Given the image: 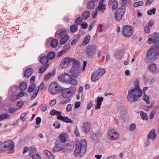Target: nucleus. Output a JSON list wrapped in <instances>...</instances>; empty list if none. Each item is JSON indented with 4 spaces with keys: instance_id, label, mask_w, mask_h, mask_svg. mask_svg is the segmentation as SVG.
<instances>
[{
    "instance_id": "nucleus-35",
    "label": "nucleus",
    "mask_w": 159,
    "mask_h": 159,
    "mask_svg": "<svg viewBox=\"0 0 159 159\" xmlns=\"http://www.w3.org/2000/svg\"><path fill=\"white\" fill-rule=\"evenodd\" d=\"M63 47L64 49L60 51V56L68 51L70 48V47L67 45H65Z\"/></svg>"
},
{
    "instance_id": "nucleus-1",
    "label": "nucleus",
    "mask_w": 159,
    "mask_h": 159,
    "mask_svg": "<svg viewBox=\"0 0 159 159\" xmlns=\"http://www.w3.org/2000/svg\"><path fill=\"white\" fill-rule=\"evenodd\" d=\"M134 88L129 90L127 96L128 100L132 102L137 101L143 94L142 91L140 87L139 82L138 80L134 81Z\"/></svg>"
},
{
    "instance_id": "nucleus-40",
    "label": "nucleus",
    "mask_w": 159,
    "mask_h": 159,
    "mask_svg": "<svg viewBox=\"0 0 159 159\" xmlns=\"http://www.w3.org/2000/svg\"><path fill=\"white\" fill-rule=\"evenodd\" d=\"M36 86V84L33 83L31 84L29 86L28 89V92L30 93L32 92L35 89Z\"/></svg>"
},
{
    "instance_id": "nucleus-3",
    "label": "nucleus",
    "mask_w": 159,
    "mask_h": 159,
    "mask_svg": "<svg viewBox=\"0 0 159 159\" xmlns=\"http://www.w3.org/2000/svg\"><path fill=\"white\" fill-rule=\"evenodd\" d=\"M87 143L85 140H82L79 143L76 144V148L74 151V155L75 156L80 155L82 157L86 151Z\"/></svg>"
},
{
    "instance_id": "nucleus-53",
    "label": "nucleus",
    "mask_w": 159,
    "mask_h": 159,
    "mask_svg": "<svg viewBox=\"0 0 159 159\" xmlns=\"http://www.w3.org/2000/svg\"><path fill=\"white\" fill-rule=\"evenodd\" d=\"M136 125L135 124H131L129 127V130L133 131L136 128Z\"/></svg>"
},
{
    "instance_id": "nucleus-63",
    "label": "nucleus",
    "mask_w": 159,
    "mask_h": 159,
    "mask_svg": "<svg viewBox=\"0 0 159 159\" xmlns=\"http://www.w3.org/2000/svg\"><path fill=\"white\" fill-rule=\"evenodd\" d=\"M72 110V107L70 104H69L66 108V111L67 112H68Z\"/></svg>"
},
{
    "instance_id": "nucleus-8",
    "label": "nucleus",
    "mask_w": 159,
    "mask_h": 159,
    "mask_svg": "<svg viewBox=\"0 0 159 159\" xmlns=\"http://www.w3.org/2000/svg\"><path fill=\"white\" fill-rule=\"evenodd\" d=\"M60 89L58 84L56 82H51L48 87V91L52 94H57Z\"/></svg>"
},
{
    "instance_id": "nucleus-55",
    "label": "nucleus",
    "mask_w": 159,
    "mask_h": 159,
    "mask_svg": "<svg viewBox=\"0 0 159 159\" xmlns=\"http://www.w3.org/2000/svg\"><path fill=\"white\" fill-rule=\"evenodd\" d=\"M82 19L80 17H79L76 19L75 20V23L77 24H79L82 22Z\"/></svg>"
},
{
    "instance_id": "nucleus-32",
    "label": "nucleus",
    "mask_w": 159,
    "mask_h": 159,
    "mask_svg": "<svg viewBox=\"0 0 159 159\" xmlns=\"http://www.w3.org/2000/svg\"><path fill=\"white\" fill-rule=\"evenodd\" d=\"M58 43L57 40L55 39H53L50 42V46L52 48H55L57 47Z\"/></svg>"
},
{
    "instance_id": "nucleus-41",
    "label": "nucleus",
    "mask_w": 159,
    "mask_h": 159,
    "mask_svg": "<svg viewBox=\"0 0 159 159\" xmlns=\"http://www.w3.org/2000/svg\"><path fill=\"white\" fill-rule=\"evenodd\" d=\"M70 30L72 33L76 32L78 30L77 26L75 24L71 25L70 26Z\"/></svg>"
},
{
    "instance_id": "nucleus-42",
    "label": "nucleus",
    "mask_w": 159,
    "mask_h": 159,
    "mask_svg": "<svg viewBox=\"0 0 159 159\" xmlns=\"http://www.w3.org/2000/svg\"><path fill=\"white\" fill-rule=\"evenodd\" d=\"M140 115L141 118L143 120H148V117L147 114L143 111H140Z\"/></svg>"
},
{
    "instance_id": "nucleus-26",
    "label": "nucleus",
    "mask_w": 159,
    "mask_h": 159,
    "mask_svg": "<svg viewBox=\"0 0 159 159\" xmlns=\"http://www.w3.org/2000/svg\"><path fill=\"white\" fill-rule=\"evenodd\" d=\"M39 61L42 64H47V63L48 62V58L47 56H44L40 58Z\"/></svg>"
},
{
    "instance_id": "nucleus-2",
    "label": "nucleus",
    "mask_w": 159,
    "mask_h": 159,
    "mask_svg": "<svg viewBox=\"0 0 159 159\" xmlns=\"http://www.w3.org/2000/svg\"><path fill=\"white\" fill-rule=\"evenodd\" d=\"M71 69L67 71V73H69L72 77L77 78L80 73V66L79 61L74 59L73 60Z\"/></svg>"
},
{
    "instance_id": "nucleus-5",
    "label": "nucleus",
    "mask_w": 159,
    "mask_h": 159,
    "mask_svg": "<svg viewBox=\"0 0 159 159\" xmlns=\"http://www.w3.org/2000/svg\"><path fill=\"white\" fill-rule=\"evenodd\" d=\"M76 90V88L73 86L67 88H60L62 96L66 98H69L72 97L74 94Z\"/></svg>"
},
{
    "instance_id": "nucleus-24",
    "label": "nucleus",
    "mask_w": 159,
    "mask_h": 159,
    "mask_svg": "<svg viewBox=\"0 0 159 159\" xmlns=\"http://www.w3.org/2000/svg\"><path fill=\"white\" fill-rule=\"evenodd\" d=\"M56 71L55 70H52L51 72H49L48 73L44 76V80L46 81L48 80L52 76L54 75Z\"/></svg>"
},
{
    "instance_id": "nucleus-59",
    "label": "nucleus",
    "mask_w": 159,
    "mask_h": 159,
    "mask_svg": "<svg viewBox=\"0 0 159 159\" xmlns=\"http://www.w3.org/2000/svg\"><path fill=\"white\" fill-rule=\"evenodd\" d=\"M81 26L82 28L83 29H86L88 26L87 23L85 22H84L81 24Z\"/></svg>"
},
{
    "instance_id": "nucleus-11",
    "label": "nucleus",
    "mask_w": 159,
    "mask_h": 159,
    "mask_svg": "<svg viewBox=\"0 0 159 159\" xmlns=\"http://www.w3.org/2000/svg\"><path fill=\"white\" fill-rule=\"evenodd\" d=\"M125 11V7L122 6L118 8L115 13V17L116 20H120L122 18Z\"/></svg>"
},
{
    "instance_id": "nucleus-50",
    "label": "nucleus",
    "mask_w": 159,
    "mask_h": 159,
    "mask_svg": "<svg viewBox=\"0 0 159 159\" xmlns=\"http://www.w3.org/2000/svg\"><path fill=\"white\" fill-rule=\"evenodd\" d=\"M120 114L121 115V116H123L124 115H126V110L125 108L124 107L122 108H120Z\"/></svg>"
},
{
    "instance_id": "nucleus-49",
    "label": "nucleus",
    "mask_w": 159,
    "mask_h": 159,
    "mask_svg": "<svg viewBox=\"0 0 159 159\" xmlns=\"http://www.w3.org/2000/svg\"><path fill=\"white\" fill-rule=\"evenodd\" d=\"M39 89L35 90L34 91V93H33V94L31 98V99L32 100L34 99L36 97L39 93Z\"/></svg>"
},
{
    "instance_id": "nucleus-48",
    "label": "nucleus",
    "mask_w": 159,
    "mask_h": 159,
    "mask_svg": "<svg viewBox=\"0 0 159 159\" xmlns=\"http://www.w3.org/2000/svg\"><path fill=\"white\" fill-rule=\"evenodd\" d=\"M156 11V9L153 8L148 11L147 14L148 15H151L152 14H155Z\"/></svg>"
},
{
    "instance_id": "nucleus-47",
    "label": "nucleus",
    "mask_w": 159,
    "mask_h": 159,
    "mask_svg": "<svg viewBox=\"0 0 159 159\" xmlns=\"http://www.w3.org/2000/svg\"><path fill=\"white\" fill-rule=\"evenodd\" d=\"M143 99V100L146 102L147 104H149L150 103V102L149 100V97L148 95H146L145 94H144Z\"/></svg>"
},
{
    "instance_id": "nucleus-46",
    "label": "nucleus",
    "mask_w": 159,
    "mask_h": 159,
    "mask_svg": "<svg viewBox=\"0 0 159 159\" xmlns=\"http://www.w3.org/2000/svg\"><path fill=\"white\" fill-rule=\"evenodd\" d=\"M118 7V4L117 0H113V2L112 5V10H115Z\"/></svg>"
},
{
    "instance_id": "nucleus-25",
    "label": "nucleus",
    "mask_w": 159,
    "mask_h": 159,
    "mask_svg": "<svg viewBox=\"0 0 159 159\" xmlns=\"http://www.w3.org/2000/svg\"><path fill=\"white\" fill-rule=\"evenodd\" d=\"M149 70L152 72H155L157 70V66L155 64H151L148 66Z\"/></svg>"
},
{
    "instance_id": "nucleus-38",
    "label": "nucleus",
    "mask_w": 159,
    "mask_h": 159,
    "mask_svg": "<svg viewBox=\"0 0 159 159\" xmlns=\"http://www.w3.org/2000/svg\"><path fill=\"white\" fill-rule=\"evenodd\" d=\"M90 126L87 123H84V125L82 127V130L85 133L88 131L89 129Z\"/></svg>"
},
{
    "instance_id": "nucleus-44",
    "label": "nucleus",
    "mask_w": 159,
    "mask_h": 159,
    "mask_svg": "<svg viewBox=\"0 0 159 159\" xmlns=\"http://www.w3.org/2000/svg\"><path fill=\"white\" fill-rule=\"evenodd\" d=\"M36 149L34 147H30L29 148V154L31 156L33 153H36Z\"/></svg>"
},
{
    "instance_id": "nucleus-57",
    "label": "nucleus",
    "mask_w": 159,
    "mask_h": 159,
    "mask_svg": "<svg viewBox=\"0 0 159 159\" xmlns=\"http://www.w3.org/2000/svg\"><path fill=\"white\" fill-rule=\"evenodd\" d=\"M144 32L146 33H149L150 32V27L147 25L144 27Z\"/></svg>"
},
{
    "instance_id": "nucleus-13",
    "label": "nucleus",
    "mask_w": 159,
    "mask_h": 159,
    "mask_svg": "<svg viewBox=\"0 0 159 159\" xmlns=\"http://www.w3.org/2000/svg\"><path fill=\"white\" fill-rule=\"evenodd\" d=\"M74 60V58H72L69 57L64 58L60 63V67L62 68L67 67L70 63Z\"/></svg>"
},
{
    "instance_id": "nucleus-56",
    "label": "nucleus",
    "mask_w": 159,
    "mask_h": 159,
    "mask_svg": "<svg viewBox=\"0 0 159 159\" xmlns=\"http://www.w3.org/2000/svg\"><path fill=\"white\" fill-rule=\"evenodd\" d=\"M75 135L76 137H79L80 136V134L79 132L78 129L77 128V126H76L75 129Z\"/></svg>"
},
{
    "instance_id": "nucleus-14",
    "label": "nucleus",
    "mask_w": 159,
    "mask_h": 159,
    "mask_svg": "<svg viewBox=\"0 0 159 159\" xmlns=\"http://www.w3.org/2000/svg\"><path fill=\"white\" fill-rule=\"evenodd\" d=\"M60 44H64L67 42L69 37L67 34V32L63 31H60Z\"/></svg>"
},
{
    "instance_id": "nucleus-34",
    "label": "nucleus",
    "mask_w": 159,
    "mask_h": 159,
    "mask_svg": "<svg viewBox=\"0 0 159 159\" xmlns=\"http://www.w3.org/2000/svg\"><path fill=\"white\" fill-rule=\"evenodd\" d=\"M96 71L100 77L105 73V70L103 68L99 69Z\"/></svg>"
},
{
    "instance_id": "nucleus-37",
    "label": "nucleus",
    "mask_w": 159,
    "mask_h": 159,
    "mask_svg": "<svg viewBox=\"0 0 159 159\" xmlns=\"http://www.w3.org/2000/svg\"><path fill=\"white\" fill-rule=\"evenodd\" d=\"M48 64H46L40 68L39 70V73L42 74L43 73L48 66Z\"/></svg>"
},
{
    "instance_id": "nucleus-61",
    "label": "nucleus",
    "mask_w": 159,
    "mask_h": 159,
    "mask_svg": "<svg viewBox=\"0 0 159 159\" xmlns=\"http://www.w3.org/2000/svg\"><path fill=\"white\" fill-rule=\"evenodd\" d=\"M47 105L45 104L43 106H42L41 108V110L43 112H44L47 110Z\"/></svg>"
},
{
    "instance_id": "nucleus-36",
    "label": "nucleus",
    "mask_w": 159,
    "mask_h": 159,
    "mask_svg": "<svg viewBox=\"0 0 159 159\" xmlns=\"http://www.w3.org/2000/svg\"><path fill=\"white\" fill-rule=\"evenodd\" d=\"M27 86L26 83L23 82L20 84L19 88L21 90H25L27 89Z\"/></svg>"
},
{
    "instance_id": "nucleus-9",
    "label": "nucleus",
    "mask_w": 159,
    "mask_h": 159,
    "mask_svg": "<svg viewBox=\"0 0 159 159\" xmlns=\"http://www.w3.org/2000/svg\"><path fill=\"white\" fill-rule=\"evenodd\" d=\"M96 51V47L93 44L89 45L86 48L85 52L89 57L94 55Z\"/></svg>"
},
{
    "instance_id": "nucleus-12",
    "label": "nucleus",
    "mask_w": 159,
    "mask_h": 159,
    "mask_svg": "<svg viewBox=\"0 0 159 159\" xmlns=\"http://www.w3.org/2000/svg\"><path fill=\"white\" fill-rule=\"evenodd\" d=\"M148 39L147 42L151 44L153 43L157 42L159 40V34L157 33H153L149 34L148 36Z\"/></svg>"
},
{
    "instance_id": "nucleus-16",
    "label": "nucleus",
    "mask_w": 159,
    "mask_h": 159,
    "mask_svg": "<svg viewBox=\"0 0 159 159\" xmlns=\"http://www.w3.org/2000/svg\"><path fill=\"white\" fill-rule=\"evenodd\" d=\"M156 135L155 133V130L153 129H152L148 134L147 138L148 139H151L154 141L156 139Z\"/></svg>"
},
{
    "instance_id": "nucleus-20",
    "label": "nucleus",
    "mask_w": 159,
    "mask_h": 159,
    "mask_svg": "<svg viewBox=\"0 0 159 159\" xmlns=\"http://www.w3.org/2000/svg\"><path fill=\"white\" fill-rule=\"evenodd\" d=\"M103 100V98L102 97H98L97 98L96 103L97 104L95 108L97 109H99L101 104Z\"/></svg>"
},
{
    "instance_id": "nucleus-58",
    "label": "nucleus",
    "mask_w": 159,
    "mask_h": 159,
    "mask_svg": "<svg viewBox=\"0 0 159 159\" xmlns=\"http://www.w3.org/2000/svg\"><path fill=\"white\" fill-rule=\"evenodd\" d=\"M56 103V100L55 99H52L51 100L49 103V104L51 106H53Z\"/></svg>"
},
{
    "instance_id": "nucleus-27",
    "label": "nucleus",
    "mask_w": 159,
    "mask_h": 159,
    "mask_svg": "<svg viewBox=\"0 0 159 159\" xmlns=\"http://www.w3.org/2000/svg\"><path fill=\"white\" fill-rule=\"evenodd\" d=\"M90 35H86L84 38L82 43L83 46H85L88 44L90 42Z\"/></svg>"
},
{
    "instance_id": "nucleus-28",
    "label": "nucleus",
    "mask_w": 159,
    "mask_h": 159,
    "mask_svg": "<svg viewBox=\"0 0 159 159\" xmlns=\"http://www.w3.org/2000/svg\"><path fill=\"white\" fill-rule=\"evenodd\" d=\"M60 120L67 123H72L73 121L69 119L67 117L63 116L60 115Z\"/></svg>"
},
{
    "instance_id": "nucleus-62",
    "label": "nucleus",
    "mask_w": 159,
    "mask_h": 159,
    "mask_svg": "<svg viewBox=\"0 0 159 159\" xmlns=\"http://www.w3.org/2000/svg\"><path fill=\"white\" fill-rule=\"evenodd\" d=\"M44 83H42L39 86L38 88V89L39 90V89L41 90H43L44 89Z\"/></svg>"
},
{
    "instance_id": "nucleus-22",
    "label": "nucleus",
    "mask_w": 159,
    "mask_h": 159,
    "mask_svg": "<svg viewBox=\"0 0 159 159\" xmlns=\"http://www.w3.org/2000/svg\"><path fill=\"white\" fill-rule=\"evenodd\" d=\"M33 72V70L31 68H29L26 69L24 73V76L26 78L30 76Z\"/></svg>"
},
{
    "instance_id": "nucleus-60",
    "label": "nucleus",
    "mask_w": 159,
    "mask_h": 159,
    "mask_svg": "<svg viewBox=\"0 0 159 159\" xmlns=\"http://www.w3.org/2000/svg\"><path fill=\"white\" fill-rule=\"evenodd\" d=\"M98 13V9L97 8H96V10L94 11L93 12L92 15V17L93 18H94L96 17L97 16Z\"/></svg>"
},
{
    "instance_id": "nucleus-6",
    "label": "nucleus",
    "mask_w": 159,
    "mask_h": 159,
    "mask_svg": "<svg viewBox=\"0 0 159 159\" xmlns=\"http://www.w3.org/2000/svg\"><path fill=\"white\" fill-rule=\"evenodd\" d=\"M14 148V143L11 141L4 142L0 144V151L2 152L7 150L13 151Z\"/></svg>"
},
{
    "instance_id": "nucleus-15",
    "label": "nucleus",
    "mask_w": 159,
    "mask_h": 159,
    "mask_svg": "<svg viewBox=\"0 0 159 159\" xmlns=\"http://www.w3.org/2000/svg\"><path fill=\"white\" fill-rule=\"evenodd\" d=\"M68 138V134L66 133H64L60 134V145L62 148L64 147L65 143L67 141Z\"/></svg>"
},
{
    "instance_id": "nucleus-4",
    "label": "nucleus",
    "mask_w": 159,
    "mask_h": 159,
    "mask_svg": "<svg viewBox=\"0 0 159 159\" xmlns=\"http://www.w3.org/2000/svg\"><path fill=\"white\" fill-rule=\"evenodd\" d=\"M159 56V52H157L155 48L152 46L146 56L145 61L147 63H150L157 60Z\"/></svg>"
},
{
    "instance_id": "nucleus-51",
    "label": "nucleus",
    "mask_w": 159,
    "mask_h": 159,
    "mask_svg": "<svg viewBox=\"0 0 159 159\" xmlns=\"http://www.w3.org/2000/svg\"><path fill=\"white\" fill-rule=\"evenodd\" d=\"M143 4V2L142 1L136 2L134 4V5L135 7H138L140 6H142Z\"/></svg>"
},
{
    "instance_id": "nucleus-21",
    "label": "nucleus",
    "mask_w": 159,
    "mask_h": 159,
    "mask_svg": "<svg viewBox=\"0 0 159 159\" xmlns=\"http://www.w3.org/2000/svg\"><path fill=\"white\" fill-rule=\"evenodd\" d=\"M72 76L70 75L68 81H67V84H71L72 85H76L77 84V81L76 80L73 78Z\"/></svg>"
},
{
    "instance_id": "nucleus-7",
    "label": "nucleus",
    "mask_w": 159,
    "mask_h": 159,
    "mask_svg": "<svg viewBox=\"0 0 159 159\" xmlns=\"http://www.w3.org/2000/svg\"><path fill=\"white\" fill-rule=\"evenodd\" d=\"M134 28L132 26L129 25H124L122 29V33L125 37H129L133 34Z\"/></svg>"
},
{
    "instance_id": "nucleus-33",
    "label": "nucleus",
    "mask_w": 159,
    "mask_h": 159,
    "mask_svg": "<svg viewBox=\"0 0 159 159\" xmlns=\"http://www.w3.org/2000/svg\"><path fill=\"white\" fill-rule=\"evenodd\" d=\"M95 6V3L93 1H90L88 3L87 8L89 9H92L94 8Z\"/></svg>"
},
{
    "instance_id": "nucleus-54",
    "label": "nucleus",
    "mask_w": 159,
    "mask_h": 159,
    "mask_svg": "<svg viewBox=\"0 0 159 159\" xmlns=\"http://www.w3.org/2000/svg\"><path fill=\"white\" fill-rule=\"evenodd\" d=\"M53 126L56 129H59L60 128V123L58 121H57L53 124Z\"/></svg>"
},
{
    "instance_id": "nucleus-39",
    "label": "nucleus",
    "mask_w": 159,
    "mask_h": 159,
    "mask_svg": "<svg viewBox=\"0 0 159 159\" xmlns=\"http://www.w3.org/2000/svg\"><path fill=\"white\" fill-rule=\"evenodd\" d=\"M53 151L54 152H58L60 151V142L57 141L55 143V146L53 148Z\"/></svg>"
},
{
    "instance_id": "nucleus-45",
    "label": "nucleus",
    "mask_w": 159,
    "mask_h": 159,
    "mask_svg": "<svg viewBox=\"0 0 159 159\" xmlns=\"http://www.w3.org/2000/svg\"><path fill=\"white\" fill-rule=\"evenodd\" d=\"M55 56V53L53 52H50L48 53V60L49 59H52L54 58Z\"/></svg>"
},
{
    "instance_id": "nucleus-64",
    "label": "nucleus",
    "mask_w": 159,
    "mask_h": 159,
    "mask_svg": "<svg viewBox=\"0 0 159 159\" xmlns=\"http://www.w3.org/2000/svg\"><path fill=\"white\" fill-rule=\"evenodd\" d=\"M33 159H41L40 157L38 155H34L33 156Z\"/></svg>"
},
{
    "instance_id": "nucleus-10",
    "label": "nucleus",
    "mask_w": 159,
    "mask_h": 159,
    "mask_svg": "<svg viewBox=\"0 0 159 159\" xmlns=\"http://www.w3.org/2000/svg\"><path fill=\"white\" fill-rule=\"evenodd\" d=\"M119 133L113 129H110L109 131L107 136L108 139L112 141H114L117 139L119 138Z\"/></svg>"
},
{
    "instance_id": "nucleus-19",
    "label": "nucleus",
    "mask_w": 159,
    "mask_h": 159,
    "mask_svg": "<svg viewBox=\"0 0 159 159\" xmlns=\"http://www.w3.org/2000/svg\"><path fill=\"white\" fill-rule=\"evenodd\" d=\"M103 0H100L97 9L98 11H101L102 12H103L106 8V5L103 4Z\"/></svg>"
},
{
    "instance_id": "nucleus-31",
    "label": "nucleus",
    "mask_w": 159,
    "mask_h": 159,
    "mask_svg": "<svg viewBox=\"0 0 159 159\" xmlns=\"http://www.w3.org/2000/svg\"><path fill=\"white\" fill-rule=\"evenodd\" d=\"M50 114L52 116H57V119L60 120V112L55 110H52L50 112Z\"/></svg>"
},
{
    "instance_id": "nucleus-30",
    "label": "nucleus",
    "mask_w": 159,
    "mask_h": 159,
    "mask_svg": "<svg viewBox=\"0 0 159 159\" xmlns=\"http://www.w3.org/2000/svg\"><path fill=\"white\" fill-rule=\"evenodd\" d=\"M90 14V12L88 10L84 11L82 14V18L83 19H86L89 16Z\"/></svg>"
},
{
    "instance_id": "nucleus-23",
    "label": "nucleus",
    "mask_w": 159,
    "mask_h": 159,
    "mask_svg": "<svg viewBox=\"0 0 159 159\" xmlns=\"http://www.w3.org/2000/svg\"><path fill=\"white\" fill-rule=\"evenodd\" d=\"M100 78V77L97 73L95 71L92 74L91 77V80L92 81L95 82L98 80Z\"/></svg>"
},
{
    "instance_id": "nucleus-43",
    "label": "nucleus",
    "mask_w": 159,
    "mask_h": 159,
    "mask_svg": "<svg viewBox=\"0 0 159 159\" xmlns=\"http://www.w3.org/2000/svg\"><path fill=\"white\" fill-rule=\"evenodd\" d=\"M0 117L2 120L5 119H9L11 117V116L7 114H3L0 115Z\"/></svg>"
},
{
    "instance_id": "nucleus-52",
    "label": "nucleus",
    "mask_w": 159,
    "mask_h": 159,
    "mask_svg": "<svg viewBox=\"0 0 159 159\" xmlns=\"http://www.w3.org/2000/svg\"><path fill=\"white\" fill-rule=\"evenodd\" d=\"M25 93L23 91H20L16 96V99H19L20 98L23 97Z\"/></svg>"
},
{
    "instance_id": "nucleus-29",
    "label": "nucleus",
    "mask_w": 159,
    "mask_h": 159,
    "mask_svg": "<svg viewBox=\"0 0 159 159\" xmlns=\"http://www.w3.org/2000/svg\"><path fill=\"white\" fill-rule=\"evenodd\" d=\"M44 152L48 156L49 159H54V156L50 151L47 150H45L44 151Z\"/></svg>"
},
{
    "instance_id": "nucleus-17",
    "label": "nucleus",
    "mask_w": 159,
    "mask_h": 159,
    "mask_svg": "<svg viewBox=\"0 0 159 159\" xmlns=\"http://www.w3.org/2000/svg\"><path fill=\"white\" fill-rule=\"evenodd\" d=\"M64 147L62 148L61 146L60 145V150L63 149H66L68 151H71L74 148V145L70 143H65Z\"/></svg>"
},
{
    "instance_id": "nucleus-18",
    "label": "nucleus",
    "mask_w": 159,
    "mask_h": 159,
    "mask_svg": "<svg viewBox=\"0 0 159 159\" xmlns=\"http://www.w3.org/2000/svg\"><path fill=\"white\" fill-rule=\"evenodd\" d=\"M70 76V75L68 73L60 75V81L67 84V81H68Z\"/></svg>"
}]
</instances>
